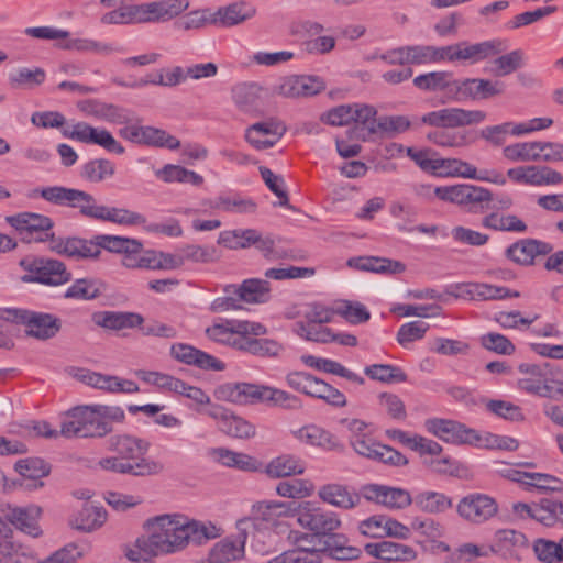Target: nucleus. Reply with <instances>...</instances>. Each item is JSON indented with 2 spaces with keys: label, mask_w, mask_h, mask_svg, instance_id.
Wrapping results in <instances>:
<instances>
[{
  "label": "nucleus",
  "mask_w": 563,
  "mask_h": 563,
  "mask_svg": "<svg viewBox=\"0 0 563 563\" xmlns=\"http://www.w3.org/2000/svg\"><path fill=\"white\" fill-rule=\"evenodd\" d=\"M7 222L14 228L22 240L27 243H42L48 242V249L51 250L52 240L57 239L53 230V220L44 214L34 212H20L14 216L7 217Z\"/></svg>",
  "instance_id": "9"
},
{
  "label": "nucleus",
  "mask_w": 563,
  "mask_h": 563,
  "mask_svg": "<svg viewBox=\"0 0 563 563\" xmlns=\"http://www.w3.org/2000/svg\"><path fill=\"white\" fill-rule=\"evenodd\" d=\"M318 497L323 503L343 510L353 509L361 503L358 493L338 483L322 485L318 490Z\"/></svg>",
  "instance_id": "29"
},
{
  "label": "nucleus",
  "mask_w": 563,
  "mask_h": 563,
  "mask_svg": "<svg viewBox=\"0 0 563 563\" xmlns=\"http://www.w3.org/2000/svg\"><path fill=\"white\" fill-rule=\"evenodd\" d=\"M417 508L429 514L444 512L453 506L452 499L438 492H422L413 498Z\"/></svg>",
  "instance_id": "50"
},
{
  "label": "nucleus",
  "mask_w": 563,
  "mask_h": 563,
  "mask_svg": "<svg viewBox=\"0 0 563 563\" xmlns=\"http://www.w3.org/2000/svg\"><path fill=\"white\" fill-rule=\"evenodd\" d=\"M15 319L25 325L27 335L38 340L52 339L62 329V320L52 313L20 309L15 311Z\"/></svg>",
  "instance_id": "15"
},
{
  "label": "nucleus",
  "mask_w": 563,
  "mask_h": 563,
  "mask_svg": "<svg viewBox=\"0 0 563 563\" xmlns=\"http://www.w3.org/2000/svg\"><path fill=\"white\" fill-rule=\"evenodd\" d=\"M96 388L111 394H135L140 390L139 385L133 380L104 374L100 375Z\"/></svg>",
  "instance_id": "58"
},
{
  "label": "nucleus",
  "mask_w": 563,
  "mask_h": 563,
  "mask_svg": "<svg viewBox=\"0 0 563 563\" xmlns=\"http://www.w3.org/2000/svg\"><path fill=\"white\" fill-rule=\"evenodd\" d=\"M528 543L527 537L512 529H500L496 531L490 544V551L504 559H518V550Z\"/></svg>",
  "instance_id": "32"
},
{
  "label": "nucleus",
  "mask_w": 563,
  "mask_h": 563,
  "mask_svg": "<svg viewBox=\"0 0 563 563\" xmlns=\"http://www.w3.org/2000/svg\"><path fill=\"white\" fill-rule=\"evenodd\" d=\"M294 331L297 335L308 341L319 343L332 342L331 330L322 327V324L312 323L307 320L298 321L295 323Z\"/></svg>",
  "instance_id": "59"
},
{
  "label": "nucleus",
  "mask_w": 563,
  "mask_h": 563,
  "mask_svg": "<svg viewBox=\"0 0 563 563\" xmlns=\"http://www.w3.org/2000/svg\"><path fill=\"white\" fill-rule=\"evenodd\" d=\"M114 174V165L108 159H92L82 166L81 176L89 181L99 183Z\"/></svg>",
  "instance_id": "61"
},
{
  "label": "nucleus",
  "mask_w": 563,
  "mask_h": 563,
  "mask_svg": "<svg viewBox=\"0 0 563 563\" xmlns=\"http://www.w3.org/2000/svg\"><path fill=\"white\" fill-rule=\"evenodd\" d=\"M255 14L256 9L254 5L240 0L221 7L216 12L211 13L210 23L222 27H231L244 23Z\"/></svg>",
  "instance_id": "26"
},
{
  "label": "nucleus",
  "mask_w": 563,
  "mask_h": 563,
  "mask_svg": "<svg viewBox=\"0 0 563 563\" xmlns=\"http://www.w3.org/2000/svg\"><path fill=\"white\" fill-rule=\"evenodd\" d=\"M258 384L251 383H224L214 389L218 400L246 405L256 402Z\"/></svg>",
  "instance_id": "35"
},
{
  "label": "nucleus",
  "mask_w": 563,
  "mask_h": 563,
  "mask_svg": "<svg viewBox=\"0 0 563 563\" xmlns=\"http://www.w3.org/2000/svg\"><path fill=\"white\" fill-rule=\"evenodd\" d=\"M468 100H486L505 92V84L499 80L468 78Z\"/></svg>",
  "instance_id": "49"
},
{
  "label": "nucleus",
  "mask_w": 563,
  "mask_h": 563,
  "mask_svg": "<svg viewBox=\"0 0 563 563\" xmlns=\"http://www.w3.org/2000/svg\"><path fill=\"white\" fill-rule=\"evenodd\" d=\"M362 550L349 544V539L343 533L335 531L318 538V547H299L285 551L275 559V563H320L323 555L338 561H350L357 559Z\"/></svg>",
  "instance_id": "4"
},
{
  "label": "nucleus",
  "mask_w": 563,
  "mask_h": 563,
  "mask_svg": "<svg viewBox=\"0 0 563 563\" xmlns=\"http://www.w3.org/2000/svg\"><path fill=\"white\" fill-rule=\"evenodd\" d=\"M207 336L221 344L239 350L243 335H239L236 321L213 323L206 329Z\"/></svg>",
  "instance_id": "47"
},
{
  "label": "nucleus",
  "mask_w": 563,
  "mask_h": 563,
  "mask_svg": "<svg viewBox=\"0 0 563 563\" xmlns=\"http://www.w3.org/2000/svg\"><path fill=\"white\" fill-rule=\"evenodd\" d=\"M309 397L321 399L333 407H344L346 405L344 394L320 378L316 379Z\"/></svg>",
  "instance_id": "57"
},
{
  "label": "nucleus",
  "mask_w": 563,
  "mask_h": 563,
  "mask_svg": "<svg viewBox=\"0 0 563 563\" xmlns=\"http://www.w3.org/2000/svg\"><path fill=\"white\" fill-rule=\"evenodd\" d=\"M65 137L76 140L85 144H96L110 153L123 154L124 147L106 129H97L86 122H77L71 129L63 128Z\"/></svg>",
  "instance_id": "17"
},
{
  "label": "nucleus",
  "mask_w": 563,
  "mask_h": 563,
  "mask_svg": "<svg viewBox=\"0 0 563 563\" xmlns=\"http://www.w3.org/2000/svg\"><path fill=\"white\" fill-rule=\"evenodd\" d=\"M120 130V135L132 143L155 147H166L176 150L180 146V141L168 134L166 131L139 124H128Z\"/></svg>",
  "instance_id": "14"
},
{
  "label": "nucleus",
  "mask_w": 563,
  "mask_h": 563,
  "mask_svg": "<svg viewBox=\"0 0 563 563\" xmlns=\"http://www.w3.org/2000/svg\"><path fill=\"white\" fill-rule=\"evenodd\" d=\"M291 433L299 442L327 451H334L342 446L335 435L317 424L303 426L292 430Z\"/></svg>",
  "instance_id": "33"
},
{
  "label": "nucleus",
  "mask_w": 563,
  "mask_h": 563,
  "mask_svg": "<svg viewBox=\"0 0 563 563\" xmlns=\"http://www.w3.org/2000/svg\"><path fill=\"white\" fill-rule=\"evenodd\" d=\"M518 371L525 375L518 380V387L539 397L552 398L553 387L550 382H555V374L559 372L552 364L545 362L542 364L521 363Z\"/></svg>",
  "instance_id": "10"
},
{
  "label": "nucleus",
  "mask_w": 563,
  "mask_h": 563,
  "mask_svg": "<svg viewBox=\"0 0 563 563\" xmlns=\"http://www.w3.org/2000/svg\"><path fill=\"white\" fill-rule=\"evenodd\" d=\"M289 501H260L253 505L250 516L236 521L238 531L249 533L251 529L273 525L276 516L291 517Z\"/></svg>",
  "instance_id": "13"
},
{
  "label": "nucleus",
  "mask_w": 563,
  "mask_h": 563,
  "mask_svg": "<svg viewBox=\"0 0 563 563\" xmlns=\"http://www.w3.org/2000/svg\"><path fill=\"white\" fill-rule=\"evenodd\" d=\"M187 0H159L140 4H126L129 24L165 22L188 8Z\"/></svg>",
  "instance_id": "8"
},
{
  "label": "nucleus",
  "mask_w": 563,
  "mask_h": 563,
  "mask_svg": "<svg viewBox=\"0 0 563 563\" xmlns=\"http://www.w3.org/2000/svg\"><path fill=\"white\" fill-rule=\"evenodd\" d=\"M539 142H518L504 147L503 155L510 162H539Z\"/></svg>",
  "instance_id": "56"
},
{
  "label": "nucleus",
  "mask_w": 563,
  "mask_h": 563,
  "mask_svg": "<svg viewBox=\"0 0 563 563\" xmlns=\"http://www.w3.org/2000/svg\"><path fill=\"white\" fill-rule=\"evenodd\" d=\"M108 448L124 461L139 462L145 460L150 443L130 434H117L109 438Z\"/></svg>",
  "instance_id": "27"
},
{
  "label": "nucleus",
  "mask_w": 563,
  "mask_h": 563,
  "mask_svg": "<svg viewBox=\"0 0 563 563\" xmlns=\"http://www.w3.org/2000/svg\"><path fill=\"white\" fill-rule=\"evenodd\" d=\"M325 89L324 81L318 76L290 75L282 78L275 92L285 98H307Z\"/></svg>",
  "instance_id": "19"
},
{
  "label": "nucleus",
  "mask_w": 563,
  "mask_h": 563,
  "mask_svg": "<svg viewBox=\"0 0 563 563\" xmlns=\"http://www.w3.org/2000/svg\"><path fill=\"white\" fill-rule=\"evenodd\" d=\"M19 266L25 272L20 277V280L24 284L36 283L47 286H60L71 279V273L58 260L27 255L20 260Z\"/></svg>",
  "instance_id": "6"
},
{
  "label": "nucleus",
  "mask_w": 563,
  "mask_h": 563,
  "mask_svg": "<svg viewBox=\"0 0 563 563\" xmlns=\"http://www.w3.org/2000/svg\"><path fill=\"white\" fill-rule=\"evenodd\" d=\"M99 465L102 470L111 471L120 474H131L134 476H144L155 472L156 464L148 462L147 460H141L139 462H129L122 460V457L110 456L99 461Z\"/></svg>",
  "instance_id": "38"
},
{
  "label": "nucleus",
  "mask_w": 563,
  "mask_h": 563,
  "mask_svg": "<svg viewBox=\"0 0 563 563\" xmlns=\"http://www.w3.org/2000/svg\"><path fill=\"white\" fill-rule=\"evenodd\" d=\"M31 197H41L44 200L69 208L79 209L82 217L96 221L111 222L119 225H141L146 222L143 214L125 209L99 205L97 199L84 190L63 186L35 188Z\"/></svg>",
  "instance_id": "2"
},
{
  "label": "nucleus",
  "mask_w": 563,
  "mask_h": 563,
  "mask_svg": "<svg viewBox=\"0 0 563 563\" xmlns=\"http://www.w3.org/2000/svg\"><path fill=\"white\" fill-rule=\"evenodd\" d=\"M125 419L119 406L86 405L67 411L60 426V435L65 438H102L113 431L112 423H122Z\"/></svg>",
  "instance_id": "3"
},
{
  "label": "nucleus",
  "mask_w": 563,
  "mask_h": 563,
  "mask_svg": "<svg viewBox=\"0 0 563 563\" xmlns=\"http://www.w3.org/2000/svg\"><path fill=\"white\" fill-rule=\"evenodd\" d=\"M465 195L462 207L474 213L484 212L492 200V191L489 189L475 185L468 184V190Z\"/></svg>",
  "instance_id": "60"
},
{
  "label": "nucleus",
  "mask_w": 563,
  "mask_h": 563,
  "mask_svg": "<svg viewBox=\"0 0 563 563\" xmlns=\"http://www.w3.org/2000/svg\"><path fill=\"white\" fill-rule=\"evenodd\" d=\"M91 319L96 325L112 331L135 329L144 322L142 314L132 311H98Z\"/></svg>",
  "instance_id": "30"
},
{
  "label": "nucleus",
  "mask_w": 563,
  "mask_h": 563,
  "mask_svg": "<svg viewBox=\"0 0 563 563\" xmlns=\"http://www.w3.org/2000/svg\"><path fill=\"white\" fill-rule=\"evenodd\" d=\"M364 373L373 380L386 384L404 383L407 374L398 366L390 364H373L364 368Z\"/></svg>",
  "instance_id": "55"
},
{
  "label": "nucleus",
  "mask_w": 563,
  "mask_h": 563,
  "mask_svg": "<svg viewBox=\"0 0 563 563\" xmlns=\"http://www.w3.org/2000/svg\"><path fill=\"white\" fill-rule=\"evenodd\" d=\"M456 511L463 519L478 525L496 516L498 504L486 494L472 493L459 501Z\"/></svg>",
  "instance_id": "18"
},
{
  "label": "nucleus",
  "mask_w": 563,
  "mask_h": 563,
  "mask_svg": "<svg viewBox=\"0 0 563 563\" xmlns=\"http://www.w3.org/2000/svg\"><path fill=\"white\" fill-rule=\"evenodd\" d=\"M347 264L361 271L378 274H400L406 269V265L399 261L375 256L351 258Z\"/></svg>",
  "instance_id": "39"
},
{
  "label": "nucleus",
  "mask_w": 563,
  "mask_h": 563,
  "mask_svg": "<svg viewBox=\"0 0 563 563\" xmlns=\"http://www.w3.org/2000/svg\"><path fill=\"white\" fill-rule=\"evenodd\" d=\"M263 91L256 82H241L232 88V99L241 111L255 112L263 106Z\"/></svg>",
  "instance_id": "36"
},
{
  "label": "nucleus",
  "mask_w": 563,
  "mask_h": 563,
  "mask_svg": "<svg viewBox=\"0 0 563 563\" xmlns=\"http://www.w3.org/2000/svg\"><path fill=\"white\" fill-rule=\"evenodd\" d=\"M486 119L482 110H465L462 108H444L422 115L424 124L438 128H459L478 124Z\"/></svg>",
  "instance_id": "12"
},
{
  "label": "nucleus",
  "mask_w": 563,
  "mask_h": 563,
  "mask_svg": "<svg viewBox=\"0 0 563 563\" xmlns=\"http://www.w3.org/2000/svg\"><path fill=\"white\" fill-rule=\"evenodd\" d=\"M107 520L103 507L85 505L71 519L70 526L82 532H91L100 528Z\"/></svg>",
  "instance_id": "42"
},
{
  "label": "nucleus",
  "mask_w": 563,
  "mask_h": 563,
  "mask_svg": "<svg viewBox=\"0 0 563 563\" xmlns=\"http://www.w3.org/2000/svg\"><path fill=\"white\" fill-rule=\"evenodd\" d=\"M51 251L74 260H96L101 251L98 247L97 235L87 240L77 236H68L52 240Z\"/></svg>",
  "instance_id": "20"
},
{
  "label": "nucleus",
  "mask_w": 563,
  "mask_h": 563,
  "mask_svg": "<svg viewBox=\"0 0 563 563\" xmlns=\"http://www.w3.org/2000/svg\"><path fill=\"white\" fill-rule=\"evenodd\" d=\"M41 515V508L37 506L15 507L8 514V519L19 530L32 536L41 534L37 519Z\"/></svg>",
  "instance_id": "41"
},
{
  "label": "nucleus",
  "mask_w": 563,
  "mask_h": 563,
  "mask_svg": "<svg viewBox=\"0 0 563 563\" xmlns=\"http://www.w3.org/2000/svg\"><path fill=\"white\" fill-rule=\"evenodd\" d=\"M151 534L139 544L153 555L169 554L184 550L192 543L201 545L221 536V528L211 521L188 520L179 515H162L150 519Z\"/></svg>",
  "instance_id": "1"
},
{
  "label": "nucleus",
  "mask_w": 563,
  "mask_h": 563,
  "mask_svg": "<svg viewBox=\"0 0 563 563\" xmlns=\"http://www.w3.org/2000/svg\"><path fill=\"white\" fill-rule=\"evenodd\" d=\"M352 108V122L358 123L366 129L368 134H377L378 120L376 119L377 111L373 106L353 103Z\"/></svg>",
  "instance_id": "64"
},
{
  "label": "nucleus",
  "mask_w": 563,
  "mask_h": 563,
  "mask_svg": "<svg viewBox=\"0 0 563 563\" xmlns=\"http://www.w3.org/2000/svg\"><path fill=\"white\" fill-rule=\"evenodd\" d=\"M256 402H266L287 410H299L303 406L298 396L266 385H258Z\"/></svg>",
  "instance_id": "37"
},
{
  "label": "nucleus",
  "mask_w": 563,
  "mask_h": 563,
  "mask_svg": "<svg viewBox=\"0 0 563 563\" xmlns=\"http://www.w3.org/2000/svg\"><path fill=\"white\" fill-rule=\"evenodd\" d=\"M283 350V345L275 340L257 339L247 335H243L239 347V351L258 357H277Z\"/></svg>",
  "instance_id": "45"
},
{
  "label": "nucleus",
  "mask_w": 563,
  "mask_h": 563,
  "mask_svg": "<svg viewBox=\"0 0 563 563\" xmlns=\"http://www.w3.org/2000/svg\"><path fill=\"white\" fill-rule=\"evenodd\" d=\"M184 264L192 263H214L221 258V252L214 245L187 244L180 249Z\"/></svg>",
  "instance_id": "53"
},
{
  "label": "nucleus",
  "mask_w": 563,
  "mask_h": 563,
  "mask_svg": "<svg viewBox=\"0 0 563 563\" xmlns=\"http://www.w3.org/2000/svg\"><path fill=\"white\" fill-rule=\"evenodd\" d=\"M378 405L391 419L404 421L407 418V410L402 399L393 393H380L377 396Z\"/></svg>",
  "instance_id": "63"
},
{
  "label": "nucleus",
  "mask_w": 563,
  "mask_h": 563,
  "mask_svg": "<svg viewBox=\"0 0 563 563\" xmlns=\"http://www.w3.org/2000/svg\"><path fill=\"white\" fill-rule=\"evenodd\" d=\"M98 247L112 253H141L143 244L141 241L132 238L97 234Z\"/></svg>",
  "instance_id": "48"
},
{
  "label": "nucleus",
  "mask_w": 563,
  "mask_h": 563,
  "mask_svg": "<svg viewBox=\"0 0 563 563\" xmlns=\"http://www.w3.org/2000/svg\"><path fill=\"white\" fill-rule=\"evenodd\" d=\"M428 432L440 440L454 444L477 443L478 432L454 420L431 418L426 420Z\"/></svg>",
  "instance_id": "16"
},
{
  "label": "nucleus",
  "mask_w": 563,
  "mask_h": 563,
  "mask_svg": "<svg viewBox=\"0 0 563 563\" xmlns=\"http://www.w3.org/2000/svg\"><path fill=\"white\" fill-rule=\"evenodd\" d=\"M46 78L45 70L40 67L30 69L21 67L9 75V84L15 89H33L44 82Z\"/></svg>",
  "instance_id": "52"
},
{
  "label": "nucleus",
  "mask_w": 563,
  "mask_h": 563,
  "mask_svg": "<svg viewBox=\"0 0 563 563\" xmlns=\"http://www.w3.org/2000/svg\"><path fill=\"white\" fill-rule=\"evenodd\" d=\"M15 471L22 476L20 485L26 489H37L43 486L42 478L51 472L49 465L40 457L19 460Z\"/></svg>",
  "instance_id": "34"
},
{
  "label": "nucleus",
  "mask_w": 563,
  "mask_h": 563,
  "mask_svg": "<svg viewBox=\"0 0 563 563\" xmlns=\"http://www.w3.org/2000/svg\"><path fill=\"white\" fill-rule=\"evenodd\" d=\"M286 131L283 122L269 119L249 126L245 131V140L256 150H266L273 147Z\"/></svg>",
  "instance_id": "22"
},
{
  "label": "nucleus",
  "mask_w": 563,
  "mask_h": 563,
  "mask_svg": "<svg viewBox=\"0 0 563 563\" xmlns=\"http://www.w3.org/2000/svg\"><path fill=\"white\" fill-rule=\"evenodd\" d=\"M170 355L180 363L196 366L203 371L221 372L225 368V364L219 358L185 343L173 344L170 346Z\"/></svg>",
  "instance_id": "23"
},
{
  "label": "nucleus",
  "mask_w": 563,
  "mask_h": 563,
  "mask_svg": "<svg viewBox=\"0 0 563 563\" xmlns=\"http://www.w3.org/2000/svg\"><path fill=\"white\" fill-rule=\"evenodd\" d=\"M504 51L498 40L468 43L464 41V64L474 65Z\"/></svg>",
  "instance_id": "44"
},
{
  "label": "nucleus",
  "mask_w": 563,
  "mask_h": 563,
  "mask_svg": "<svg viewBox=\"0 0 563 563\" xmlns=\"http://www.w3.org/2000/svg\"><path fill=\"white\" fill-rule=\"evenodd\" d=\"M246 538V533L239 531L236 536L225 537L218 541L209 552V563H228L242 559Z\"/></svg>",
  "instance_id": "28"
},
{
  "label": "nucleus",
  "mask_w": 563,
  "mask_h": 563,
  "mask_svg": "<svg viewBox=\"0 0 563 563\" xmlns=\"http://www.w3.org/2000/svg\"><path fill=\"white\" fill-rule=\"evenodd\" d=\"M407 156L412 159L421 170L434 176H459L478 180L481 170L467 162L457 158H442L431 148H406Z\"/></svg>",
  "instance_id": "5"
},
{
  "label": "nucleus",
  "mask_w": 563,
  "mask_h": 563,
  "mask_svg": "<svg viewBox=\"0 0 563 563\" xmlns=\"http://www.w3.org/2000/svg\"><path fill=\"white\" fill-rule=\"evenodd\" d=\"M306 470L305 462L295 455L284 454L273 459L266 466V473L273 478L301 475Z\"/></svg>",
  "instance_id": "43"
},
{
  "label": "nucleus",
  "mask_w": 563,
  "mask_h": 563,
  "mask_svg": "<svg viewBox=\"0 0 563 563\" xmlns=\"http://www.w3.org/2000/svg\"><path fill=\"white\" fill-rule=\"evenodd\" d=\"M520 294L504 286H495L485 283H475L473 300H501L517 298Z\"/></svg>",
  "instance_id": "62"
},
{
  "label": "nucleus",
  "mask_w": 563,
  "mask_h": 563,
  "mask_svg": "<svg viewBox=\"0 0 563 563\" xmlns=\"http://www.w3.org/2000/svg\"><path fill=\"white\" fill-rule=\"evenodd\" d=\"M223 291L235 294L241 302L264 303L269 299L271 285L265 279L250 278L243 280L240 285H227Z\"/></svg>",
  "instance_id": "31"
},
{
  "label": "nucleus",
  "mask_w": 563,
  "mask_h": 563,
  "mask_svg": "<svg viewBox=\"0 0 563 563\" xmlns=\"http://www.w3.org/2000/svg\"><path fill=\"white\" fill-rule=\"evenodd\" d=\"M212 456L219 463L228 467H235L242 471L255 470L256 461L245 453H238L228 449L219 448L212 451Z\"/></svg>",
  "instance_id": "54"
},
{
  "label": "nucleus",
  "mask_w": 563,
  "mask_h": 563,
  "mask_svg": "<svg viewBox=\"0 0 563 563\" xmlns=\"http://www.w3.org/2000/svg\"><path fill=\"white\" fill-rule=\"evenodd\" d=\"M188 76L186 75V70H184L181 67L176 66L172 70L166 71V74L158 75L157 78H148V79H140L132 82H126L123 80L114 79L113 81L122 87L126 88H140L144 87L148 84L152 85H162V86H168L173 87L181 81H184Z\"/></svg>",
  "instance_id": "51"
},
{
  "label": "nucleus",
  "mask_w": 563,
  "mask_h": 563,
  "mask_svg": "<svg viewBox=\"0 0 563 563\" xmlns=\"http://www.w3.org/2000/svg\"><path fill=\"white\" fill-rule=\"evenodd\" d=\"M77 107L86 115L110 123L125 124L132 121V113L128 109L98 99L79 101Z\"/></svg>",
  "instance_id": "24"
},
{
  "label": "nucleus",
  "mask_w": 563,
  "mask_h": 563,
  "mask_svg": "<svg viewBox=\"0 0 563 563\" xmlns=\"http://www.w3.org/2000/svg\"><path fill=\"white\" fill-rule=\"evenodd\" d=\"M198 412L214 420L218 430L229 437L244 439L255 434L252 423L219 404H212L202 410L198 409Z\"/></svg>",
  "instance_id": "11"
},
{
  "label": "nucleus",
  "mask_w": 563,
  "mask_h": 563,
  "mask_svg": "<svg viewBox=\"0 0 563 563\" xmlns=\"http://www.w3.org/2000/svg\"><path fill=\"white\" fill-rule=\"evenodd\" d=\"M288 510L296 518L299 526L312 532V536L322 538L341 527V519L334 511L325 510L311 501H289Z\"/></svg>",
  "instance_id": "7"
},
{
  "label": "nucleus",
  "mask_w": 563,
  "mask_h": 563,
  "mask_svg": "<svg viewBox=\"0 0 563 563\" xmlns=\"http://www.w3.org/2000/svg\"><path fill=\"white\" fill-rule=\"evenodd\" d=\"M301 361L305 365L316 368L318 371L333 374L340 377H343L350 382L356 383L357 385H363L365 383L364 378L358 374L350 371L341 363L330 360L317 357L313 355H302Z\"/></svg>",
  "instance_id": "40"
},
{
  "label": "nucleus",
  "mask_w": 563,
  "mask_h": 563,
  "mask_svg": "<svg viewBox=\"0 0 563 563\" xmlns=\"http://www.w3.org/2000/svg\"><path fill=\"white\" fill-rule=\"evenodd\" d=\"M103 283L95 278H80L75 280L65 291L64 298L75 300H93L103 290Z\"/></svg>",
  "instance_id": "46"
},
{
  "label": "nucleus",
  "mask_w": 563,
  "mask_h": 563,
  "mask_svg": "<svg viewBox=\"0 0 563 563\" xmlns=\"http://www.w3.org/2000/svg\"><path fill=\"white\" fill-rule=\"evenodd\" d=\"M553 251V246L544 241L536 239H521L510 244L505 255L511 262L529 266L534 263V260L539 255H549Z\"/></svg>",
  "instance_id": "25"
},
{
  "label": "nucleus",
  "mask_w": 563,
  "mask_h": 563,
  "mask_svg": "<svg viewBox=\"0 0 563 563\" xmlns=\"http://www.w3.org/2000/svg\"><path fill=\"white\" fill-rule=\"evenodd\" d=\"M363 496L390 509H404L413 503L410 493L404 488L379 484H367L362 488Z\"/></svg>",
  "instance_id": "21"
}]
</instances>
